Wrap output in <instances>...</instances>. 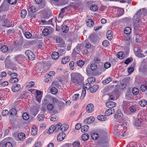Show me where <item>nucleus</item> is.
I'll use <instances>...</instances> for the list:
<instances>
[{
	"mask_svg": "<svg viewBox=\"0 0 147 147\" xmlns=\"http://www.w3.org/2000/svg\"><path fill=\"white\" fill-rule=\"evenodd\" d=\"M38 119L40 121H42L44 120V116L42 114L39 115L38 116Z\"/></svg>",
	"mask_w": 147,
	"mask_h": 147,
	"instance_id": "obj_54",
	"label": "nucleus"
},
{
	"mask_svg": "<svg viewBox=\"0 0 147 147\" xmlns=\"http://www.w3.org/2000/svg\"><path fill=\"white\" fill-rule=\"evenodd\" d=\"M51 92L52 94H55L57 92V90L56 88L53 87L51 89Z\"/></svg>",
	"mask_w": 147,
	"mask_h": 147,
	"instance_id": "obj_50",
	"label": "nucleus"
},
{
	"mask_svg": "<svg viewBox=\"0 0 147 147\" xmlns=\"http://www.w3.org/2000/svg\"><path fill=\"white\" fill-rule=\"evenodd\" d=\"M1 113L3 116H5L8 114L9 111L7 110H3L2 111Z\"/></svg>",
	"mask_w": 147,
	"mask_h": 147,
	"instance_id": "obj_60",
	"label": "nucleus"
},
{
	"mask_svg": "<svg viewBox=\"0 0 147 147\" xmlns=\"http://www.w3.org/2000/svg\"><path fill=\"white\" fill-rule=\"evenodd\" d=\"M27 11L26 9H22L21 12V17L22 18H24L27 14Z\"/></svg>",
	"mask_w": 147,
	"mask_h": 147,
	"instance_id": "obj_27",
	"label": "nucleus"
},
{
	"mask_svg": "<svg viewBox=\"0 0 147 147\" xmlns=\"http://www.w3.org/2000/svg\"><path fill=\"white\" fill-rule=\"evenodd\" d=\"M133 25L134 28L137 27L138 26L137 24L139 23L140 20V19L139 17L137 16L134 17V16L133 19Z\"/></svg>",
	"mask_w": 147,
	"mask_h": 147,
	"instance_id": "obj_7",
	"label": "nucleus"
},
{
	"mask_svg": "<svg viewBox=\"0 0 147 147\" xmlns=\"http://www.w3.org/2000/svg\"><path fill=\"white\" fill-rule=\"evenodd\" d=\"M51 56L53 59H57L59 57V55L58 52H54L52 53Z\"/></svg>",
	"mask_w": 147,
	"mask_h": 147,
	"instance_id": "obj_22",
	"label": "nucleus"
},
{
	"mask_svg": "<svg viewBox=\"0 0 147 147\" xmlns=\"http://www.w3.org/2000/svg\"><path fill=\"white\" fill-rule=\"evenodd\" d=\"M117 13L115 15V17H119L123 15L124 13V11L123 8H117Z\"/></svg>",
	"mask_w": 147,
	"mask_h": 147,
	"instance_id": "obj_4",
	"label": "nucleus"
},
{
	"mask_svg": "<svg viewBox=\"0 0 147 147\" xmlns=\"http://www.w3.org/2000/svg\"><path fill=\"white\" fill-rule=\"evenodd\" d=\"M132 94L131 92L129 91H127L126 93L125 98L127 99L130 100L131 98Z\"/></svg>",
	"mask_w": 147,
	"mask_h": 147,
	"instance_id": "obj_26",
	"label": "nucleus"
},
{
	"mask_svg": "<svg viewBox=\"0 0 147 147\" xmlns=\"http://www.w3.org/2000/svg\"><path fill=\"white\" fill-rule=\"evenodd\" d=\"M50 100L53 104H58L60 102L59 99H58V98L55 97H51V98Z\"/></svg>",
	"mask_w": 147,
	"mask_h": 147,
	"instance_id": "obj_14",
	"label": "nucleus"
},
{
	"mask_svg": "<svg viewBox=\"0 0 147 147\" xmlns=\"http://www.w3.org/2000/svg\"><path fill=\"white\" fill-rule=\"evenodd\" d=\"M129 83L128 79L127 78H124L121 81V84L122 86L125 87Z\"/></svg>",
	"mask_w": 147,
	"mask_h": 147,
	"instance_id": "obj_12",
	"label": "nucleus"
},
{
	"mask_svg": "<svg viewBox=\"0 0 147 147\" xmlns=\"http://www.w3.org/2000/svg\"><path fill=\"white\" fill-rule=\"evenodd\" d=\"M90 68L92 71H95L97 69V65L95 63H92L90 65Z\"/></svg>",
	"mask_w": 147,
	"mask_h": 147,
	"instance_id": "obj_30",
	"label": "nucleus"
},
{
	"mask_svg": "<svg viewBox=\"0 0 147 147\" xmlns=\"http://www.w3.org/2000/svg\"><path fill=\"white\" fill-rule=\"evenodd\" d=\"M90 9L93 11H96L98 9V7L96 5H92L90 7Z\"/></svg>",
	"mask_w": 147,
	"mask_h": 147,
	"instance_id": "obj_47",
	"label": "nucleus"
},
{
	"mask_svg": "<svg viewBox=\"0 0 147 147\" xmlns=\"http://www.w3.org/2000/svg\"><path fill=\"white\" fill-rule=\"evenodd\" d=\"M18 78L16 77L12 78L10 80V81L12 83H14L17 82L18 81Z\"/></svg>",
	"mask_w": 147,
	"mask_h": 147,
	"instance_id": "obj_45",
	"label": "nucleus"
},
{
	"mask_svg": "<svg viewBox=\"0 0 147 147\" xmlns=\"http://www.w3.org/2000/svg\"><path fill=\"white\" fill-rule=\"evenodd\" d=\"M112 114V113L111 112V110L109 108L105 112V116H109Z\"/></svg>",
	"mask_w": 147,
	"mask_h": 147,
	"instance_id": "obj_48",
	"label": "nucleus"
},
{
	"mask_svg": "<svg viewBox=\"0 0 147 147\" xmlns=\"http://www.w3.org/2000/svg\"><path fill=\"white\" fill-rule=\"evenodd\" d=\"M86 94V90L84 88H83L81 98L83 99Z\"/></svg>",
	"mask_w": 147,
	"mask_h": 147,
	"instance_id": "obj_59",
	"label": "nucleus"
},
{
	"mask_svg": "<svg viewBox=\"0 0 147 147\" xmlns=\"http://www.w3.org/2000/svg\"><path fill=\"white\" fill-rule=\"evenodd\" d=\"M61 30L63 32L66 33L68 31L69 27L66 25H63L62 27Z\"/></svg>",
	"mask_w": 147,
	"mask_h": 147,
	"instance_id": "obj_34",
	"label": "nucleus"
},
{
	"mask_svg": "<svg viewBox=\"0 0 147 147\" xmlns=\"http://www.w3.org/2000/svg\"><path fill=\"white\" fill-rule=\"evenodd\" d=\"M117 56L119 58L122 59L123 58L124 55L123 52H119L118 53Z\"/></svg>",
	"mask_w": 147,
	"mask_h": 147,
	"instance_id": "obj_43",
	"label": "nucleus"
},
{
	"mask_svg": "<svg viewBox=\"0 0 147 147\" xmlns=\"http://www.w3.org/2000/svg\"><path fill=\"white\" fill-rule=\"evenodd\" d=\"M124 32L125 34H129L131 33V29L129 27H126L124 29Z\"/></svg>",
	"mask_w": 147,
	"mask_h": 147,
	"instance_id": "obj_29",
	"label": "nucleus"
},
{
	"mask_svg": "<svg viewBox=\"0 0 147 147\" xmlns=\"http://www.w3.org/2000/svg\"><path fill=\"white\" fill-rule=\"evenodd\" d=\"M84 64V62L82 60H80L77 62V64L78 66L82 67Z\"/></svg>",
	"mask_w": 147,
	"mask_h": 147,
	"instance_id": "obj_40",
	"label": "nucleus"
},
{
	"mask_svg": "<svg viewBox=\"0 0 147 147\" xmlns=\"http://www.w3.org/2000/svg\"><path fill=\"white\" fill-rule=\"evenodd\" d=\"M74 61H72L70 62L69 64V66L70 67L71 70H73L74 69Z\"/></svg>",
	"mask_w": 147,
	"mask_h": 147,
	"instance_id": "obj_51",
	"label": "nucleus"
},
{
	"mask_svg": "<svg viewBox=\"0 0 147 147\" xmlns=\"http://www.w3.org/2000/svg\"><path fill=\"white\" fill-rule=\"evenodd\" d=\"M135 54L136 55L139 57L142 58L144 57V55L142 53V50L138 49L136 51H135Z\"/></svg>",
	"mask_w": 147,
	"mask_h": 147,
	"instance_id": "obj_9",
	"label": "nucleus"
},
{
	"mask_svg": "<svg viewBox=\"0 0 147 147\" xmlns=\"http://www.w3.org/2000/svg\"><path fill=\"white\" fill-rule=\"evenodd\" d=\"M21 88L20 85L18 84H15L13 85L12 87V90L14 92H16L19 90Z\"/></svg>",
	"mask_w": 147,
	"mask_h": 147,
	"instance_id": "obj_5",
	"label": "nucleus"
},
{
	"mask_svg": "<svg viewBox=\"0 0 147 147\" xmlns=\"http://www.w3.org/2000/svg\"><path fill=\"white\" fill-rule=\"evenodd\" d=\"M86 23L87 26L89 27H91L93 26L94 24V22L91 19H87Z\"/></svg>",
	"mask_w": 147,
	"mask_h": 147,
	"instance_id": "obj_19",
	"label": "nucleus"
},
{
	"mask_svg": "<svg viewBox=\"0 0 147 147\" xmlns=\"http://www.w3.org/2000/svg\"><path fill=\"white\" fill-rule=\"evenodd\" d=\"M83 76L79 73H73L71 74V81L76 84H83Z\"/></svg>",
	"mask_w": 147,
	"mask_h": 147,
	"instance_id": "obj_1",
	"label": "nucleus"
},
{
	"mask_svg": "<svg viewBox=\"0 0 147 147\" xmlns=\"http://www.w3.org/2000/svg\"><path fill=\"white\" fill-rule=\"evenodd\" d=\"M5 147H12V145L11 143L9 142H7L4 145Z\"/></svg>",
	"mask_w": 147,
	"mask_h": 147,
	"instance_id": "obj_64",
	"label": "nucleus"
},
{
	"mask_svg": "<svg viewBox=\"0 0 147 147\" xmlns=\"http://www.w3.org/2000/svg\"><path fill=\"white\" fill-rule=\"evenodd\" d=\"M24 35L27 38H30L32 36V34L29 32H25Z\"/></svg>",
	"mask_w": 147,
	"mask_h": 147,
	"instance_id": "obj_53",
	"label": "nucleus"
},
{
	"mask_svg": "<svg viewBox=\"0 0 147 147\" xmlns=\"http://www.w3.org/2000/svg\"><path fill=\"white\" fill-rule=\"evenodd\" d=\"M97 119L99 120L104 121L106 120V117H104V115H100L97 116Z\"/></svg>",
	"mask_w": 147,
	"mask_h": 147,
	"instance_id": "obj_36",
	"label": "nucleus"
},
{
	"mask_svg": "<svg viewBox=\"0 0 147 147\" xmlns=\"http://www.w3.org/2000/svg\"><path fill=\"white\" fill-rule=\"evenodd\" d=\"M114 118L116 119L121 120L123 118V115L120 110H118L115 113Z\"/></svg>",
	"mask_w": 147,
	"mask_h": 147,
	"instance_id": "obj_3",
	"label": "nucleus"
},
{
	"mask_svg": "<svg viewBox=\"0 0 147 147\" xmlns=\"http://www.w3.org/2000/svg\"><path fill=\"white\" fill-rule=\"evenodd\" d=\"M82 138L84 141L87 140L89 139V135L87 134H84L82 136Z\"/></svg>",
	"mask_w": 147,
	"mask_h": 147,
	"instance_id": "obj_37",
	"label": "nucleus"
},
{
	"mask_svg": "<svg viewBox=\"0 0 147 147\" xmlns=\"http://www.w3.org/2000/svg\"><path fill=\"white\" fill-rule=\"evenodd\" d=\"M122 119V120L121 121V123H120V125H119V126L117 127H114V129H115V130L118 129H117V128H119V127L120 126H122L123 127H125V125L127 124L126 122L125 121V120H124L123 119Z\"/></svg>",
	"mask_w": 147,
	"mask_h": 147,
	"instance_id": "obj_15",
	"label": "nucleus"
},
{
	"mask_svg": "<svg viewBox=\"0 0 147 147\" xmlns=\"http://www.w3.org/2000/svg\"><path fill=\"white\" fill-rule=\"evenodd\" d=\"M139 92V89L136 88H134L132 90V92L134 95L138 94Z\"/></svg>",
	"mask_w": 147,
	"mask_h": 147,
	"instance_id": "obj_38",
	"label": "nucleus"
},
{
	"mask_svg": "<svg viewBox=\"0 0 147 147\" xmlns=\"http://www.w3.org/2000/svg\"><path fill=\"white\" fill-rule=\"evenodd\" d=\"M7 2L11 5L15 4L17 1V0H7Z\"/></svg>",
	"mask_w": 147,
	"mask_h": 147,
	"instance_id": "obj_57",
	"label": "nucleus"
},
{
	"mask_svg": "<svg viewBox=\"0 0 147 147\" xmlns=\"http://www.w3.org/2000/svg\"><path fill=\"white\" fill-rule=\"evenodd\" d=\"M95 118L94 117H90L84 120V122L85 124H89L94 122Z\"/></svg>",
	"mask_w": 147,
	"mask_h": 147,
	"instance_id": "obj_6",
	"label": "nucleus"
},
{
	"mask_svg": "<svg viewBox=\"0 0 147 147\" xmlns=\"http://www.w3.org/2000/svg\"><path fill=\"white\" fill-rule=\"evenodd\" d=\"M38 10V8H36L35 6L33 5L30 6L29 11L32 13H34Z\"/></svg>",
	"mask_w": 147,
	"mask_h": 147,
	"instance_id": "obj_20",
	"label": "nucleus"
},
{
	"mask_svg": "<svg viewBox=\"0 0 147 147\" xmlns=\"http://www.w3.org/2000/svg\"><path fill=\"white\" fill-rule=\"evenodd\" d=\"M22 117L24 119L27 120L29 118V116L27 113H24L22 115Z\"/></svg>",
	"mask_w": 147,
	"mask_h": 147,
	"instance_id": "obj_46",
	"label": "nucleus"
},
{
	"mask_svg": "<svg viewBox=\"0 0 147 147\" xmlns=\"http://www.w3.org/2000/svg\"><path fill=\"white\" fill-rule=\"evenodd\" d=\"M70 57L69 56H66L64 57L61 60L62 63L65 64L68 62L70 60Z\"/></svg>",
	"mask_w": 147,
	"mask_h": 147,
	"instance_id": "obj_18",
	"label": "nucleus"
},
{
	"mask_svg": "<svg viewBox=\"0 0 147 147\" xmlns=\"http://www.w3.org/2000/svg\"><path fill=\"white\" fill-rule=\"evenodd\" d=\"M91 137L92 139L96 140L99 137V136L97 133H94L91 134Z\"/></svg>",
	"mask_w": 147,
	"mask_h": 147,
	"instance_id": "obj_39",
	"label": "nucleus"
},
{
	"mask_svg": "<svg viewBox=\"0 0 147 147\" xmlns=\"http://www.w3.org/2000/svg\"><path fill=\"white\" fill-rule=\"evenodd\" d=\"M55 74V72L54 71H50L49 73L46 74L45 75V77H48L49 76L51 77L52 76H54Z\"/></svg>",
	"mask_w": 147,
	"mask_h": 147,
	"instance_id": "obj_44",
	"label": "nucleus"
},
{
	"mask_svg": "<svg viewBox=\"0 0 147 147\" xmlns=\"http://www.w3.org/2000/svg\"><path fill=\"white\" fill-rule=\"evenodd\" d=\"M56 127L54 125H52L51 127L49 128V133L51 134L53 133L54 130H57V129H56Z\"/></svg>",
	"mask_w": 147,
	"mask_h": 147,
	"instance_id": "obj_31",
	"label": "nucleus"
},
{
	"mask_svg": "<svg viewBox=\"0 0 147 147\" xmlns=\"http://www.w3.org/2000/svg\"><path fill=\"white\" fill-rule=\"evenodd\" d=\"M79 95L78 94H74L72 97V100H76L78 98Z\"/></svg>",
	"mask_w": 147,
	"mask_h": 147,
	"instance_id": "obj_61",
	"label": "nucleus"
},
{
	"mask_svg": "<svg viewBox=\"0 0 147 147\" xmlns=\"http://www.w3.org/2000/svg\"><path fill=\"white\" fill-rule=\"evenodd\" d=\"M49 30L47 28L44 29L42 31V33L43 35L45 36H47L49 34Z\"/></svg>",
	"mask_w": 147,
	"mask_h": 147,
	"instance_id": "obj_52",
	"label": "nucleus"
},
{
	"mask_svg": "<svg viewBox=\"0 0 147 147\" xmlns=\"http://www.w3.org/2000/svg\"><path fill=\"white\" fill-rule=\"evenodd\" d=\"M74 147H80V143L78 141H76L73 143Z\"/></svg>",
	"mask_w": 147,
	"mask_h": 147,
	"instance_id": "obj_56",
	"label": "nucleus"
},
{
	"mask_svg": "<svg viewBox=\"0 0 147 147\" xmlns=\"http://www.w3.org/2000/svg\"><path fill=\"white\" fill-rule=\"evenodd\" d=\"M1 19L5 24L7 23V17L6 15H3L0 17Z\"/></svg>",
	"mask_w": 147,
	"mask_h": 147,
	"instance_id": "obj_41",
	"label": "nucleus"
},
{
	"mask_svg": "<svg viewBox=\"0 0 147 147\" xmlns=\"http://www.w3.org/2000/svg\"><path fill=\"white\" fill-rule=\"evenodd\" d=\"M54 107L53 104L49 103L47 105V109L49 111L52 110Z\"/></svg>",
	"mask_w": 147,
	"mask_h": 147,
	"instance_id": "obj_35",
	"label": "nucleus"
},
{
	"mask_svg": "<svg viewBox=\"0 0 147 147\" xmlns=\"http://www.w3.org/2000/svg\"><path fill=\"white\" fill-rule=\"evenodd\" d=\"M68 126L65 124L62 125L60 128L61 130L62 131H66L68 128Z\"/></svg>",
	"mask_w": 147,
	"mask_h": 147,
	"instance_id": "obj_32",
	"label": "nucleus"
},
{
	"mask_svg": "<svg viewBox=\"0 0 147 147\" xmlns=\"http://www.w3.org/2000/svg\"><path fill=\"white\" fill-rule=\"evenodd\" d=\"M25 54L30 60H33L35 58V55L30 50H27L26 51Z\"/></svg>",
	"mask_w": 147,
	"mask_h": 147,
	"instance_id": "obj_2",
	"label": "nucleus"
},
{
	"mask_svg": "<svg viewBox=\"0 0 147 147\" xmlns=\"http://www.w3.org/2000/svg\"><path fill=\"white\" fill-rule=\"evenodd\" d=\"M18 137L20 140H23L25 138V135L23 133H20L18 134Z\"/></svg>",
	"mask_w": 147,
	"mask_h": 147,
	"instance_id": "obj_24",
	"label": "nucleus"
},
{
	"mask_svg": "<svg viewBox=\"0 0 147 147\" xmlns=\"http://www.w3.org/2000/svg\"><path fill=\"white\" fill-rule=\"evenodd\" d=\"M86 111L88 113H91L94 110V106L92 103L88 104L86 107Z\"/></svg>",
	"mask_w": 147,
	"mask_h": 147,
	"instance_id": "obj_11",
	"label": "nucleus"
},
{
	"mask_svg": "<svg viewBox=\"0 0 147 147\" xmlns=\"http://www.w3.org/2000/svg\"><path fill=\"white\" fill-rule=\"evenodd\" d=\"M143 120L142 119L140 118H138L135 121L134 125L136 127H140L141 126V123L143 121Z\"/></svg>",
	"mask_w": 147,
	"mask_h": 147,
	"instance_id": "obj_10",
	"label": "nucleus"
},
{
	"mask_svg": "<svg viewBox=\"0 0 147 147\" xmlns=\"http://www.w3.org/2000/svg\"><path fill=\"white\" fill-rule=\"evenodd\" d=\"M111 33L112 31L110 30H108L107 32L106 35L107 38L109 40H111L113 37Z\"/></svg>",
	"mask_w": 147,
	"mask_h": 147,
	"instance_id": "obj_21",
	"label": "nucleus"
},
{
	"mask_svg": "<svg viewBox=\"0 0 147 147\" xmlns=\"http://www.w3.org/2000/svg\"><path fill=\"white\" fill-rule=\"evenodd\" d=\"M105 105L107 107L110 108L115 107L117 104L116 103L114 102L110 101L107 102Z\"/></svg>",
	"mask_w": 147,
	"mask_h": 147,
	"instance_id": "obj_8",
	"label": "nucleus"
},
{
	"mask_svg": "<svg viewBox=\"0 0 147 147\" xmlns=\"http://www.w3.org/2000/svg\"><path fill=\"white\" fill-rule=\"evenodd\" d=\"M89 38L91 42H95L97 40V36L95 34H91L89 36Z\"/></svg>",
	"mask_w": 147,
	"mask_h": 147,
	"instance_id": "obj_16",
	"label": "nucleus"
},
{
	"mask_svg": "<svg viewBox=\"0 0 147 147\" xmlns=\"http://www.w3.org/2000/svg\"><path fill=\"white\" fill-rule=\"evenodd\" d=\"M142 14V10L141 9H140L138 10L137 13L134 15V17L137 16L138 17L140 16Z\"/></svg>",
	"mask_w": 147,
	"mask_h": 147,
	"instance_id": "obj_58",
	"label": "nucleus"
},
{
	"mask_svg": "<svg viewBox=\"0 0 147 147\" xmlns=\"http://www.w3.org/2000/svg\"><path fill=\"white\" fill-rule=\"evenodd\" d=\"M147 101L144 99H142L140 101L139 104L141 107H144L147 105Z\"/></svg>",
	"mask_w": 147,
	"mask_h": 147,
	"instance_id": "obj_28",
	"label": "nucleus"
},
{
	"mask_svg": "<svg viewBox=\"0 0 147 147\" xmlns=\"http://www.w3.org/2000/svg\"><path fill=\"white\" fill-rule=\"evenodd\" d=\"M10 114L12 115H15L17 113V111L14 108H12L10 110Z\"/></svg>",
	"mask_w": 147,
	"mask_h": 147,
	"instance_id": "obj_42",
	"label": "nucleus"
},
{
	"mask_svg": "<svg viewBox=\"0 0 147 147\" xmlns=\"http://www.w3.org/2000/svg\"><path fill=\"white\" fill-rule=\"evenodd\" d=\"M140 88L143 92H145L147 90V86L145 85H142Z\"/></svg>",
	"mask_w": 147,
	"mask_h": 147,
	"instance_id": "obj_62",
	"label": "nucleus"
},
{
	"mask_svg": "<svg viewBox=\"0 0 147 147\" xmlns=\"http://www.w3.org/2000/svg\"><path fill=\"white\" fill-rule=\"evenodd\" d=\"M102 44L103 46L105 47H108L110 45L109 42L107 40H105L103 41Z\"/></svg>",
	"mask_w": 147,
	"mask_h": 147,
	"instance_id": "obj_49",
	"label": "nucleus"
},
{
	"mask_svg": "<svg viewBox=\"0 0 147 147\" xmlns=\"http://www.w3.org/2000/svg\"><path fill=\"white\" fill-rule=\"evenodd\" d=\"M88 81L89 82H90V83H92L95 82L96 79L95 77H90L88 79Z\"/></svg>",
	"mask_w": 147,
	"mask_h": 147,
	"instance_id": "obj_55",
	"label": "nucleus"
},
{
	"mask_svg": "<svg viewBox=\"0 0 147 147\" xmlns=\"http://www.w3.org/2000/svg\"><path fill=\"white\" fill-rule=\"evenodd\" d=\"M112 80V78L111 77H109L107 79L103 80L102 81L103 84H106L109 83Z\"/></svg>",
	"mask_w": 147,
	"mask_h": 147,
	"instance_id": "obj_33",
	"label": "nucleus"
},
{
	"mask_svg": "<svg viewBox=\"0 0 147 147\" xmlns=\"http://www.w3.org/2000/svg\"><path fill=\"white\" fill-rule=\"evenodd\" d=\"M98 86L97 85H93L90 88V91L92 93L95 92L98 90Z\"/></svg>",
	"mask_w": 147,
	"mask_h": 147,
	"instance_id": "obj_17",
	"label": "nucleus"
},
{
	"mask_svg": "<svg viewBox=\"0 0 147 147\" xmlns=\"http://www.w3.org/2000/svg\"><path fill=\"white\" fill-rule=\"evenodd\" d=\"M65 134L63 132H61L59 133L57 136V140L58 141H62L65 137Z\"/></svg>",
	"mask_w": 147,
	"mask_h": 147,
	"instance_id": "obj_13",
	"label": "nucleus"
},
{
	"mask_svg": "<svg viewBox=\"0 0 147 147\" xmlns=\"http://www.w3.org/2000/svg\"><path fill=\"white\" fill-rule=\"evenodd\" d=\"M89 127L88 125H84L81 127V131L82 132H86L89 129Z\"/></svg>",
	"mask_w": 147,
	"mask_h": 147,
	"instance_id": "obj_23",
	"label": "nucleus"
},
{
	"mask_svg": "<svg viewBox=\"0 0 147 147\" xmlns=\"http://www.w3.org/2000/svg\"><path fill=\"white\" fill-rule=\"evenodd\" d=\"M129 109V110L132 112L135 111L136 110V107L134 106H132L130 107Z\"/></svg>",
	"mask_w": 147,
	"mask_h": 147,
	"instance_id": "obj_63",
	"label": "nucleus"
},
{
	"mask_svg": "<svg viewBox=\"0 0 147 147\" xmlns=\"http://www.w3.org/2000/svg\"><path fill=\"white\" fill-rule=\"evenodd\" d=\"M1 50L3 53H6L8 51V47L6 45H3L1 47Z\"/></svg>",
	"mask_w": 147,
	"mask_h": 147,
	"instance_id": "obj_25",
	"label": "nucleus"
}]
</instances>
